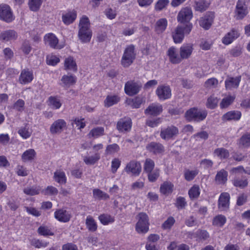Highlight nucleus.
Returning a JSON list of instances; mask_svg holds the SVG:
<instances>
[{"label": "nucleus", "mask_w": 250, "mask_h": 250, "mask_svg": "<svg viewBox=\"0 0 250 250\" xmlns=\"http://www.w3.org/2000/svg\"><path fill=\"white\" fill-rule=\"evenodd\" d=\"M92 36L89 20L87 16H83L80 19L78 25V39L82 43H86L90 42Z\"/></svg>", "instance_id": "f257e3e1"}, {"label": "nucleus", "mask_w": 250, "mask_h": 250, "mask_svg": "<svg viewBox=\"0 0 250 250\" xmlns=\"http://www.w3.org/2000/svg\"><path fill=\"white\" fill-rule=\"evenodd\" d=\"M192 27V23H188L186 25H178L171 33L174 42L175 43H182L185 36L189 34Z\"/></svg>", "instance_id": "f03ea898"}, {"label": "nucleus", "mask_w": 250, "mask_h": 250, "mask_svg": "<svg viewBox=\"0 0 250 250\" xmlns=\"http://www.w3.org/2000/svg\"><path fill=\"white\" fill-rule=\"evenodd\" d=\"M207 115V110L193 107L187 111L185 117L189 122H201L206 118Z\"/></svg>", "instance_id": "7ed1b4c3"}, {"label": "nucleus", "mask_w": 250, "mask_h": 250, "mask_svg": "<svg viewBox=\"0 0 250 250\" xmlns=\"http://www.w3.org/2000/svg\"><path fill=\"white\" fill-rule=\"evenodd\" d=\"M136 58L135 47L132 44L127 46L125 49L121 59V64L124 67H129Z\"/></svg>", "instance_id": "20e7f679"}, {"label": "nucleus", "mask_w": 250, "mask_h": 250, "mask_svg": "<svg viewBox=\"0 0 250 250\" xmlns=\"http://www.w3.org/2000/svg\"><path fill=\"white\" fill-rule=\"evenodd\" d=\"M138 222L135 226V230L139 233H146L149 229V218L147 215L141 212L137 215Z\"/></svg>", "instance_id": "39448f33"}, {"label": "nucleus", "mask_w": 250, "mask_h": 250, "mask_svg": "<svg viewBox=\"0 0 250 250\" xmlns=\"http://www.w3.org/2000/svg\"><path fill=\"white\" fill-rule=\"evenodd\" d=\"M142 84L140 82L129 81L125 85V93L130 96L137 94L141 90Z\"/></svg>", "instance_id": "423d86ee"}, {"label": "nucleus", "mask_w": 250, "mask_h": 250, "mask_svg": "<svg viewBox=\"0 0 250 250\" xmlns=\"http://www.w3.org/2000/svg\"><path fill=\"white\" fill-rule=\"evenodd\" d=\"M178 134V128L175 126L171 125L162 129L160 132V137L162 139L168 141L174 139Z\"/></svg>", "instance_id": "0eeeda50"}, {"label": "nucleus", "mask_w": 250, "mask_h": 250, "mask_svg": "<svg viewBox=\"0 0 250 250\" xmlns=\"http://www.w3.org/2000/svg\"><path fill=\"white\" fill-rule=\"evenodd\" d=\"M0 18L7 22H11L14 17L10 6L5 4L0 5Z\"/></svg>", "instance_id": "6e6552de"}, {"label": "nucleus", "mask_w": 250, "mask_h": 250, "mask_svg": "<svg viewBox=\"0 0 250 250\" xmlns=\"http://www.w3.org/2000/svg\"><path fill=\"white\" fill-rule=\"evenodd\" d=\"M142 170L140 163L136 161L132 160L129 162L125 168V171L129 174L138 176Z\"/></svg>", "instance_id": "1a4fd4ad"}, {"label": "nucleus", "mask_w": 250, "mask_h": 250, "mask_svg": "<svg viewBox=\"0 0 250 250\" xmlns=\"http://www.w3.org/2000/svg\"><path fill=\"white\" fill-rule=\"evenodd\" d=\"M192 17L193 13L190 8H183L178 14L177 21L182 23H188L191 20Z\"/></svg>", "instance_id": "9d476101"}, {"label": "nucleus", "mask_w": 250, "mask_h": 250, "mask_svg": "<svg viewBox=\"0 0 250 250\" xmlns=\"http://www.w3.org/2000/svg\"><path fill=\"white\" fill-rule=\"evenodd\" d=\"M66 122L63 119H58L54 121L50 126V131L51 134H60L66 128Z\"/></svg>", "instance_id": "9b49d317"}, {"label": "nucleus", "mask_w": 250, "mask_h": 250, "mask_svg": "<svg viewBox=\"0 0 250 250\" xmlns=\"http://www.w3.org/2000/svg\"><path fill=\"white\" fill-rule=\"evenodd\" d=\"M132 127V121L129 118L121 119L117 124V129L120 132H129Z\"/></svg>", "instance_id": "f8f14e48"}, {"label": "nucleus", "mask_w": 250, "mask_h": 250, "mask_svg": "<svg viewBox=\"0 0 250 250\" xmlns=\"http://www.w3.org/2000/svg\"><path fill=\"white\" fill-rule=\"evenodd\" d=\"M235 13L236 19L238 20L243 19L247 15L248 11L244 0H239L237 1Z\"/></svg>", "instance_id": "ddd939ff"}, {"label": "nucleus", "mask_w": 250, "mask_h": 250, "mask_svg": "<svg viewBox=\"0 0 250 250\" xmlns=\"http://www.w3.org/2000/svg\"><path fill=\"white\" fill-rule=\"evenodd\" d=\"M156 93L161 100L168 99L171 96V89L167 85H159L156 90Z\"/></svg>", "instance_id": "4468645a"}, {"label": "nucleus", "mask_w": 250, "mask_h": 250, "mask_svg": "<svg viewBox=\"0 0 250 250\" xmlns=\"http://www.w3.org/2000/svg\"><path fill=\"white\" fill-rule=\"evenodd\" d=\"M54 217L59 221L66 223L70 221L72 215L69 211L62 208L55 211Z\"/></svg>", "instance_id": "2eb2a0df"}, {"label": "nucleus", "mask_w": 250, "mask_h": 250, "mask_svg": "<svg viewBox=\"0 0 250 250\" xmlns=\"http://www.w3.org/2000/svg\"><path fill=\"white\" fill-rule=\"evenodd\" d=\"M193 50V45L192 43H184L179 50L182 60L188 59L191 56Z\"/></svg>", "instance_id": "dca6fc26"}, {"label": "nucleus", "mask_w": 250, "mask_h": 250, "mask_svg": "<svg viewBox=\"0 0 250 250\" xmlns=\"http://www.w3.org/2000/svg\"><path fill=\"white\" fill-rule=\"evenodd\" d=\"M167 55L169 61L173 64L179 63L182 62L180 54L174 47H171L168 49Z\"/></svg>", "instance_id": "f3484780"}, {"label": "nucleus", "mask_w": 250, "mask_h": 250, "mask_svg": "<svg viewBox=\"0 0 250 250\" xmlns=\"http://www.w3.org/2000/svg\"><path fill=\"white\" fill-rule=\"evenodd\" d=\"M214 19V15L212 13H207L205 16L201 18L199 21L200 25L206 30L208 29L211 26Z\"/></svg>", "instance_id": "a211bd4d"}, {"label": "nucleus", "mask_w": 250, "mask_h": 250, "mask_svg": "<svg viewBox=\"0 0 250 250\" xmlns=\"http://www.w3.org/2000/svg\"><path fill=\"white\" fill-rule=\"evenodd\" d=\"M44 40L46 44L50 47L56 48L61 49L62 47L58 44L59 40L56 36L52 33H48L44 37Z\"/></svg>", "instance_id": "6ab92c4d"}, {"label": "nucleus", "mask_w": 250, "mask_h": 250, "mask_svg": "<svg viewBox=\"0 0 250 250\" xmlns=\"http://www.w3.org/2000/svg\"><path fill=\"white\" fill-rule=\"evenodd\" d=\"M146 148L149 152L154 154H161L165 151V147L162 144L154 142L149 143Z\"/></svg>", "instance_id": "aec40b11"}, {"label": "nucleus", "mask_w": 250, "mask_h": 250, "mask_svg": "<svg viewBox=\"0 0 250 250\" xmlns=\"http://www.w3.org/2000/svg\"><path fill=\"white\" fill-rule=\"evenodd\" d=\"M163 111V106L159 104L153 103L145 110V113L148 115L156 116L160 114Z\"/></svg>", "instance_id": "412c9836"}, {"label": "nucleus", "mask_w": 250, "mask_h": 250, "mask_svg": "<svg viewBox=\"0 0 250 250\" xmlns=\"http://www.w3.org/2000/svg\"><path fill=\"white\" fill-rule=\"evenodd\" d=\"M241 80V76L236 77H228L225 81V87L226 89L232 90L234 88H237L239 85Z\"/></svg>", "instance_id": "4be33fe9"}, {"label": "nucleus", "mask_w": 250, "mask_h": 250, "mask_svg": "<svg viewBox=\"0 0 250 250\" xmlns=\"http://www.w3.org/2000/svg\"><path fill=\"white\" fill-rule=\"evenodd\" d=\"M229 194L227 192H224L221 194L219 201V208L221 210H226L229 208Z\"/></svg>", "instance_id": "5701e85b"}, {"label": "nucleus", "mask_w": 250, "mask_h": 250, "mask_svg": "<svg viewBox=\"0 0 250 250\" xmlns=\"http://www.w3.org/2000/svg\"><path fill=\"white\" fill-rule=\"evenodd\" d=\"M239 36V32L237 30L233 29L223 38L222 42L226 45L229 44L234 40L238 38Z\"/></svg>", "instance_id": "b1692460"}, {"label": "nucleus", "mask_w": 250, "mask_h": 250, "mask_svg": "<svg viewBox=\"0 0 250 250\" xmlns=\"http://www.w3.org/2000/svg\"><path fill=\"white\" fill-rule=\"evenodd\" d=\"M33 79L32 72L28 69H23L21 72L19 80L21 83L25 84L30 83Z\"/></svg>", "instance_id": "393cba45"}, {"label": "nucleus", "mask_w": 250, "mask_h": 250, "mask_svg": "<svg viewBox=\"0 0 250 250\" xmlns=\"http://www.w3.org/2000/svg\"><path fill=\"white\" fill-rule=\"evenodd\" d=\"M77 17V13L75 10L67 11L62 16V21L65 24L69 25L73 23Z\"/></svg>", "instance_id": "a878e982"}, {"label": "nucleus", "mask_w": 250, "mask_h": 250, "mask_svg": "<svg viewBox=\"0 0 250 250\" xmlns=\"http://www.w3.org/2000/svg\"><path fill=\"white\" fill-rule=\"evenodd\" d=\"M61 81L62 86L69 87L76 83L77 78L72 75L67 74L63 75Z\"/></svg>", "instance_id": "bb28decb"}, {"label": "nucleus", "mask_w": 250, "mask_h": 250, "mask_svg": "<svg viewBox=\"0 0 250 250\" xmlns=\"http://www.w3.org/2000/svg\"><path fill=\"white\" fill-rule=\"evenodd\" d=\"M241 113L238 111H230L225 114L222 117V120L224 121H237L240 119Z\"/></svg>", "instance_id": "cd10ccee"}, {"label": "nucleus", "mask_w": 250, "mask_h": 250, "mask_svg": "<svg viewBox=\"0 0 250 250\" xmlns=\"http://www.w3.org/2000/svg\"><path fill=\"white\" fill-rule=\"evenodd\" d=\"M228 173L225 169H222L218 171L215 178V181L218 184H225L228 180Z\"/></svg>", "instance_id": "c85d7f7f"}, {"label": "nucleus", "mask_w": 250, "mask_h": 250, "mask_svg": "<svg viewBox=\"0 0 250 250\" xmlns=\"http://www.w3.org/2000/svg\"><path fill=\"white\" fill-rule=\"evenodd\" d=\"M213 156L220 160L226 159L229 157V152L224 147H219L214 150Z\"/></svg>", "instance_id": "c756f323"}, {"label": "nucleus", "mask_w": 250, "mask_h": 250, "mask_svg": "<svg viewBox=\"0 0 250 250\" xmlns=\"http://www.w3.org/2000/svg\"><path fill=\"white\" fill-rule=\"evenodd\" d=\"M64 67V69L66 70L76 71L77 70L76 62L72 57H69L65 59Z\"/></svg>", "instance_id": "7c9ffc66"}, {"label": "nucleus", "mask_w": 250, "mask_h": 250, "mask_svg": "<svg viewBox=\"0 0 250 250\" xmlns=\"http://www.w3.org/2000/svg\"><path fill=\"white\" fill-rule=\"evenodd\" d=\"M36 153L34 149H29L24 151L21 155V160L23 162L33 161L35 158Z\"/></svg>", "instance_id": "2f4dec72"}, {"label": "nucleus", "mask_w": 250, "mask_h": 250, "mask_svg": "<svg viewBox=\"0 0 250 250\" xmlns=\"http://www.w3.org/2000/svg\"><path fill=\"white\" fill-rule=\"evenodd\" d=\"M100 159V154L95 153L91 156H85L83 157V162L87 165H93L96 163Z\"/></svg>", "instance_id": "473e14b6"}, {"label": "nucleus", "mask_w": 250, "mask_h": 250, "mask_svg": "<svg viewBox=\"0 0 250 250\" xmlns=\"http://www.w3.org/2000/svg\"><path fill=\"white\" fill-rule=\"evenodd\" d=\"M209 4L206 0H198L195 2L194 9L196 11L203 12L207 9Z\"/></svg>", "instance_id": "72a5a7b5"}, {"label": "nucleus", "mask_w": 250, "mask_h": 250, "mask_svg": "<svg viewBox=\"0 0 250 250\" xmlns=\"http://www.w3.org/2000/svg\"><path fill=\"white\" fill-rule=\"evenodd\" d=\"M167 25V20L165 18L160 19L156 23L155 30L157 33H161L166 30Z\"/></svg>", "instance_id": "f704fd0d"}, {"label": "nucleus", "mask_w": 250, "mask_h": 250, "mask_svg": "<svg viewBox=\"0 0 250 250\" xmlns=\"http://www.w3.org/2000/svg\"><path fill=\"white\" fill-rule=\"evenodd\" d=\"M53 178L55 181L60 184H65L66 182L65 173L60 170H57L54 172Z\"/></svg>", "instance_id": "c9c22d12"}, {"label": "nucleus", "mask_w": 250, "mask_h": 250, "mask_svg": "<svg viewBox=\"0 0 250 250\" xmlns=\"http://www.w3.org/2000/svg\"><path fill=\"white\" fill-rule=\"evenodd\" d=\"M198 173L199 170L197 169H186L184 173V178L187 181H191L194 179Z\"/></svg>", "instance_id": "e433bc0d"}, {"label": "nucleus", "mask_w": 250, "mask_h": 250, "mask_svg": "<svg viewBox=\"0 0 250 250\" xmlns=\"http://www.w3.org/2000/svg\"><path fill=\"white\" fill-rule=\"evenodd\" d=\"M48 104L52 109H57L61 107L62 104L58 97L51 96L48 98Z\"/></svg>", "instance_id": "4c0bfd02"}, {"label": "nucleus", "mask_w": 250, "mask_h": 250, "mask_svg": "<svg viewBox=\"0 0 250 250\" xmlns=\"http://www.w3.org/2000/svg\"><path fill=\"white\" fill-rule=\"evenodd\" d=\"M85 224L87 229L89 231L94 232L97 229V225L96 221L93 217L90 216H88L86 217Z\"/></svg>", "instance_id": "58836bf2"}, {"label": "nucleus", "mask_w": 250, "mask_h": 250, "mask_svg": "<svg viewBox=\"0 0 250 250\" xmlns=\"http://www.w3.org/2000/svg\"><path fill=\"white\" fill-rule=\"evenodd\" d=\"M173 185L170 182L166 181L160 187V191L164 194H168L173 190Z\"/></svg>", "instance_id": "ea45409f"}, {"label": "nucleus", "mask_w": 250, "mask_h": 250, "mask_svg": "<svg viewBox=\"0 0 250 250\" xmlns=\"http://www.w3.org/2000/svg\"><path fill=\"white\" fill-rule=\"evenodd\" d=\"M120 98L116 95H109L107 96L104 101L105 106L109 107L118 103Z\"/></svg>", "instance_id": "a19ab883"}, {"label": "nucleus", "mask_w": 250, "mask_h": 250, "mask_svg": "<svg viewBox=\"0 0 250 250\" xmlns=\"http://www.w3.org/2000/svg\"><path fill=\"white\" fill-rule=\"evenodd\" d=\"M1 37L3 40L9 41L16 39L17 38V34L14 30H8L2 33Z\"/></svg>", "instance_id": "79ce46f5"}, {"label": "nucleus", "mask_w": 250, "mask_h": 250, "mask_svg": "<svg viewBox=\"0 0 250 250\" xmlns=\"http://www.w3.org/2000/svg\"><path fill=\"white\" fill-rule=\"evenodd\" d=\"M104 134V128L103 127H97L90 130L88 135L89 138H98Z\"/></svg>", "instance_id": "37998d69"}, {"label": "nucleus", "mask_w": 250, "mask_h": 250, "mask_svg": "<svg viewBox=\"0 0 250 250\" xmlns=\"http://www.w3.org/2000/svg\"><path fill=\"white\" fill-rule=\"evenodd\" d=\"M20 136L24 139L28 138L32 133V130L28 125L21 127L18 131Z\"/></svg>", "instance_id": "c03bdc74"}, {"label": "nucleus", "mask_w": 250, "mask_h": 250, "mask_svg": "<svg viewBox=\"0 0 250 250\" xmlns=\"http://www.w3.org/2000/svg\"><path fill=\"white\" fill-rule=\"evenodd\" d=\"M99 219L104 225H107L113 223L115 221L114 217L106 214H103L99 216Z\"/></svg>", "instance_id": "a18cd8bd"}, {"label": "nucleus", "mask_w": 250, "mask_h": 250, "mask_svg": "<svg viewBox=\"0 0 250 250\" xmlns=\"http://www.w3.org/2000/svg\"><path fill=\"white\" fill-rule=\"evenodd\" d=\"M93 195L94 198L98 200H106L109 198L107 194L99 189H94Z\"/></svg>", "instance_id": "49530a36"}, {"label": "nucleus", "mask_w": 250, "mask_h": 250, "mask_svg": "<svg viewBox=\"0 0 250 250\" xmlns=\"http://www.w3.org/2000/svg\"><path fill=\"white\" fill-rule=\"evenodd\" d=\"M233 185L236 187L241 188H244L248 185V182L247 179H239L237 177L232 180Z\"/></svg>", "instance_id": "de8ad7c7"}, {"label": "nucleus", "mask_w": 250, "mask_h": 250, "mask_svg": "<svg viewBox=\"0 0 250 250\" xmlns=\"http://www.w3.org/2000/svg\"><path fill=\"white\" fill-rule=\"evenodd\" d=\"M200 194V188L197 185H194L188 191V195L190 199L197 198Z\"/></svg>", "instance_id": "09e8293b"}, {"label": "nucleus", "mask_w": 250, "mask_h": 250, "mask_svg": "<svg viewBox=\"0 0 250 250\" xmlns=\"http://www.w3.org/2000/svg\"><path fill=\"white\" fill-rule=\"evenodd\" d=\"M226 222V218L223 215H218L215 216L213 220L212 224L214 226L222 227Z\"/></svg>", "instance_id": "8fccbe9b"}, {"label": "nucleus", "mask_w": 250, "mask_h": 250, "mask_svg": "<svg viewBox=\"0 0 250 250\" xmlns=\"http://www.w3.org/2000/svg\"><path fill=\"white\" fill-rule=\"evenodd\" d=\"M234 96L229 95L223 98L220 103V107L222 108H226L231 104L235 99Z\"/></svg>", "instance_id": "3c124183"}, {"label": "nucleus", "mask_w": 250, "mask_h": 250, "mask_svg": "<svg viewBox=\"0 0 250 250\" xmlns=\"http://www.w3.org/2000/svg\"><path fill=\"white\" fill-rule=\"evenodd\" d=\"M155 167V163L153 160L151 159L147 158L146 160L144 169V171L146 172H150L152 170H153Z\"/></svg>", "instance_id": "603ef678"}, {"label": "nucleus", "mask_w": 250, "mask_h": 250, "mask_svg": "<svg viewBox=\"0 0 250 250\" xmlns=\"http://www.w3.org/2000/svg\"><path fill=\"white\" fill-rule=\"evenodd\" d=\"M42 3V0H29L28 5L31 10L38 11Z\"/></svg>", "instance_id": "864d4df0"}, {"label": "nucleus", "mask_w": 250, "mask_h": 250, "mask_svg": "<svg viewBox=\"0 0 250 250\" xmlns=\"http://www.w3.org/2000/svg\"><path fill=\"white\" fill-rule=\"evenodd\" d=\"M120 150L119 146L116 144L108 145L105 149V152L107 154H113L118 152Z\"/></svg>", "instance_id": "5fc2aeb1"}, {"label": "nucleus", "mask_w": 250, "mask_h": 250, "mask_svg": "<svg viewBox=\"0 0 250 250\" xmlns=\"http://www.w3.org/2000/svg\"><path fill=\"white\" fill-rule=\"evenodd\" d=\"M239 143L244 147L250 146V133L244 134L240 139Z\"/></svg>", "instance_id": "6e6d98bb"}, {"label": "nucleus", "mask_w": 250, "mask_h": 250, "mask_svg": "<svg viewBox=\"0 0 250 250\" xmlns=\"http://www.w3.org/2000/svg\"><path fill=\"white\" fill-rule=\"evenodd\" d=\"M218 102L217 98L211 96L208 99L206 106L208 108L213 109L217 106Z\"/></svg>", "instance_id": "4d7b16f0"}, {"label": "nucleus", "mask_w": 250, "mask_h": 250, "mask_svg": "<svg viewBox=\"0 0 250 250\" xmlns=\"http://www.w3.org/2000/svg\"><path fill=\"white\" fill-rule=\"evenodd\" d=\"M148 179L150 182H155L159 177L160 175V170L156 168L153 170H152L150 172H148Z\"/></svg>", "instance_id": "13d9d810"}, {"label": "nucleus", "mask_w": 250, "mask_h": 250, "mask_svg": "<svg viewBox=\"0 0 250 250\" xmlns=\"http://www.w3.org/2000/svg\"><path fill=\"white\" fill-rule=\"evenodd\" d=\"M40 188L39 187H29L24 189V193L28 195H35L40 193Z\"/></svg>", "instance_id": "bf43d9fd"}, {"label": "nucleus", "mask_w": 250, "mask_h": 250, "mask_svg": "<svg viewBox=\"0 0 250 250\" xmlns=\"http://www.w3.org/2000/svg\"><path fill=\"white\" fill-rule=\"evenodd\" d=\"M38 233L42 235L49 236L53 235L54 233L51 230L46 226H42L38 229Z\"/></svg>", "instance_id": "052dcab7"}, {"label": "nucleus", "mask_w": 250, "mask_h": 250, "mask_svg": "<svg viewBox=\"0 0 250 250\" xmlns=\"http://www.w3.org/2000/svg\"><path fill=\"white\" fill-rule=\"evenodd\" d=\"M15 172L18 174V175L20 176H26L29 173V170H27L26 168L21 165H18L16 167L15 169Z\"/></svg>", "instance_id": "680f3d73"}, {"label": "nucleus", "mask_w": 250, "mask_h": 250, "mask_svg": "<svg viewBox=\"0 0 250 250\" xmlns=\"http://www.w3.org/2000/svg\"><path fill=\"white\" fill-rule=\"evenodd\" d=\"M169 2V0H159L155 4V9L156 11H161L166 7Z\"/></svg>", "instance_id": "e2e57ef3"}, {"label": "nucleus", "mask_w": 250, "mask_h": 250, "mask_svg": "<svg viewBox=\"0 0 250 250\" xmlns=\"http://www.w3.org/2000/svg\"><path fill=\"white\" fill-rule=\"evenodd\" d=\"M60 61V59L55 55H50L47 56L46 62L48 65L54 66Z\"/></svg>", "instance_id": "0e129e2a"}, {"label": "nucleus", "mask_w": 250, "mask_h": 250, "mask_svg": "<svg viewBox=\"0 0 250 250\" xmlns=\"http://www.w3.org/2000/svg\"><path fill=\"white\" fill-rule=\"evenodd\" d=\"M31 244L36 248H41L47 247L48 243L37 239H33L31 241Z\"/></svg>", "instance_id": "69168bd1"}, {"label": "nucleus", "mask_w": 250, "mask_h": 250, "mask_svg": "<svg viewBox=\"0 0 250 250\" xmlns=\"http://www.w3.org/2000/svg\"><path fill=\"white\" fill-rule=\"evenodd\" d=\"M42 192L46 195H56L58 194V190L55 187L50 186L45 188Z\"/></svg>", "instance_id": "338daca9"}, {"label": "nucleus", "mask_w": 250, "mask_h": 250, "mask_svg": "<svg viewBox=\"0 0 250 250\" xmlns=\"http://www.w3.org/2000/svg\"><path fill=\"white\" fill-rule=\"evenodd\" d=\"M196 237L200 240H206L209 237V233L205 230H198L196 233Z\"/></svg>", "instance_id": "774afa93"}]
</instances>
